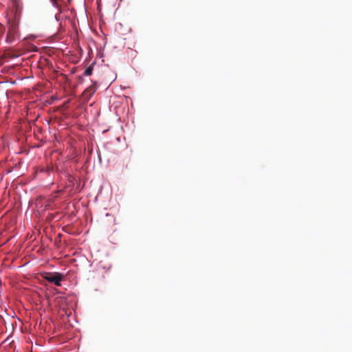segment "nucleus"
Masks as SVG:
<instances>
[{
    "label": "nucleus",
    "instance_id": "obj_5",
    "mask_svg": "<svg viewBox=\"0 0 352 352\" xmlns=\"http://www.w3.org/2000/svg\"><path fill=\"white\" fill-rule=\"evenodd\" d=\"M93 65H89L84 72V75L85 76H90L92 74V72H93Z\"/></svg>",
    "mask_w": 352,
    "mask_h": 352
},
{
    "label": "nucleus",
    "instance_id": "obj_1",
    "mask_svg": "<svg viewBox=\"0 0 352 352\" xmlns=\"http://www.w3.org/2000/svg\"><path fill=\"white\" fill-rule=\"evenodd\" d=\"M8 25L6 41L11 43L19 38V22L16 19H9Z\"/></svg>",
    "mask_w": 352,
    "mask_h": 352
},
{
    "label": "nucleus",
    "instance_id": "obj_2",
    "mask_svg": "<svg viewBox=\"0 0 352 352\" xmlns=\"http://www.w3.org/2000/svg\"><path fill=\"white\" fill-rule=\"evenodd\" d=\"M42 277L56 286H60V282L63 278V275L58 272H45L42 275Z\"/></svg>",
    "mask_w": 352,
    "mask_h": 352
},
{
    "label": "nucleus",
    "instance_id": "obj_4",
    "mask_svg": "<svg viewBox=\"0 0 352 352\" xmlns=\"http://www.w3.org/2000/svg\"><path fill=\"white\" fill-rule=\"evenodd\" d=\"M11 1H12L13 6L16 9V12H17L18 10H20L21 7L20 0H11Z\"/></svg>",
    "mask_w": 352,
    "mask_h": 352
},
{
    "label": "nucleus",
    "instance_id": "obj_3",
    "mask_svg": "<svg viewBox=\"0 0 352 352\" xmlns=\"http://www.w3.org/2000/svg\"><path fill=\"white\" fill-rule=\"evenodd\" d=\"M96 82H95L84 91L83 96L85 98L89 99L96 91Z\"/></svg>",
    "mask_w": 352,
    "mask_h": 352
},
{
    "label": "nucleus",
    "instance_id": "obj_6",
    "mask_svg": "<svg viewBox=\"0 0 352 352\" xmlns=\"http://www.w3.org/2000/svg\"><path fill=\"white\" fill-rule=\"evenodd\" d=\"M51 2L54 6H56L58 4V0H51Z\"/></svg>",
    "mask_w": 352,
    "mask_h": 352
}]
</instances>
